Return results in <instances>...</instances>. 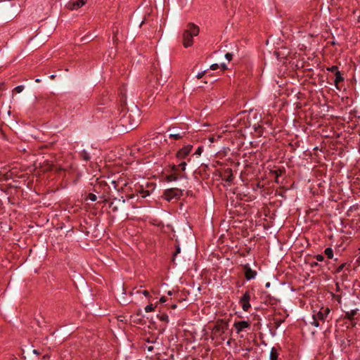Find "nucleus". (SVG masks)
Returning <instances> with one entry per match:
<instances>
[{"label":"nucleus","instance_id":"obj_29","mask_svg":"<svg viewBox=\"0 0 360 360\" xmlns=\"http://www.w3.org/2000/svg\"><path fill=\"white\" fill-rule=\"evenodd\" d=\"M94 155H96V158H95L96 165L97 166H98V161L99 160L100 162H101V161H102V157L100 155H101L100 150H98L97 151V154H94Z\"/></svg>","mask_w":360,"mask_h":360},{"label":"nucleus","instance_id":"obj_50","mask_svg":"<svg viewBox=\"0 0 360 360\" xmlns=\"http://www.w3.org/2000/svg\"><path fill=\"white\" fill-rule=\"evenodd\" d=\"M33 353L37 354V355H39L40 354L38 350H37V349H34L33 350Z\"/></svg>","mask_w":360,"mask_h":360},{"label":"nucleus","instance_id":"obj_31","mask_svg":"<svg viewBox=\"0 0 360 360\" xmlns=\"http://www.w3.org/2000/svg\"><path fill=\"white\" fill-rule=\"evenodd\" d=\"M326 70H327V71H328V72H335V73L337 71H339V70H338V66H336V65H333V66H331V67L327 68V69H326Z\"/></svg>","mask_w":360,"mask_h":360},{"label":"nucleus","instance_id":"obj_42","mask_svg":"<svg viewBox=\"0 0 360 360\" xmlns=\"http://www.w3.org/2000/svg\"><path fill=\"white\" fill-rule=\"evenodd\" d=\"M143 295L145 296V297H149L150 296V293L148 290H143L142 292Z\"/></svg>","mask_w":360,"mask_h":360},{"label":"nucleus","instance_id":"obj_22","mask_svg":"<svg viewBox=\"0 0 360 360\" xmlns=\"http://www.w3.org/2000/svg\"><path fill=\"white\" fill-rule=\"evenodd\" d=\"M278 352L275 347H272L270 352V360H277L278 359Z\"/></svg>","mask_w":360,"mask_h":360},{"label":"nucleus","instance_id":"obj_41","mask_svg":"<svg viewBox=\"0 0 360 360\" xmlns=\"http://www.w3.org/2000/svg\"><path fill=\"white\" fill-rule=\"evenodd\" d=\"M262 127L260 125H258L257 127H255V129L256 131H257L258 133H261L262 132Z\"/></svg>","mask_w":360,"mask_h":360},{"label":"nucleus","instance_id":"obj_7","mask_svg":"<svg viewBox=\"0 0 360 360\" xmlns=\"http://www.w3.org/2000/svg\"><path fill=\"white\" fill-rule=\"evenodd\" d=\"M183 195V191L177 188L166 189L163 193L164 198L170 202L172 200H179Z\"/></svg>","mask_w":360,"mask_h":360},{"label":"nucleus","instance_id":"obj_35","mask_svg":"<svg viewBox=\"0 0 360 360\" xmlns=\"http://www.w3.org/2000/svg\"><path fill=\"white\" fill-rule=\"evenodd\" d=\"M202 150H203L202 146H199L197 148V150H195L194 154L200 155L202 153Z\"/></svg>","mask_w":360,"mask_h":360},{"label":"nucleus","instance_id":"obj_63","mask_svg":"<svg viewBox=\"0 0 360 360\" xmlns=\"http://www.w3.org/2000/svg\"><path fill=\"white\" fill-rule=\"evenodd\" d=\"M91 214H94V212H93V209H92V208H91Z\"/></svg>","mask_w":360,"mask_h":360},{"label":"nucleus","instance_id":"obj_23","mask_svg":"<svg viewBox=\"0 0 360 360\" xmlns=\"http://www.w3.org/2000/svg\"><path fill=\"white\" fill-rule=\"evenodd\" d=\"M324 253L328 259H332L333 257V250L331 248H326Z\"/></svg>","mask_w":360,"mask_h":360},{"label":"nucleus","instance_id":"obj_13","mask_svg":"<svg viewBox=\"0 0 360 360\" xmlns=\"http://www.w3.org/2000/svg\"><path fill=\"white\" fill-rule=\"evenodd\" d=\"M250 323L247 321H240L235 322L233 324V327L236 330L237 333H240L245 328H250Z\"/></svg>","mask_w":360,"mask_h":360},{"label":"nucleus","instance_id":"obj_1","mask_svg":"<svg viewBox=\"0 0 360 360\" xmlns=\"http://www.w3.org/2000/svg\"><path fill=\"white\" fill-rule=\"evenodd\" d=\"M139 195H141V197L144 198L150 195V192L148 190H144L141 186H138L135 188L134 193L126 195V199L123 196L120 198L113 197L111 198L109 207L112 212H117L127 217L128 211L131 208L134 207V202L130 200H133Z\"/></svg>","mask_w":360,"mask_h":360},{"label":"nucleus","instance_id":"obj_34","mask_svg":"<svg viewBox=\"0 0 360 360\" xmlns=\"http://www.w3.org/2000/svg\"><path fill=\"white\" fill-rule=\"evenodd\" d=\"M24 89V86H22V85H20V86H18L15 88V91L17 92V93H20L23 91Z\"/></svg>","mask_w":360,"mask_h":360},{"label":"nucleus","instance_id":"obj_58","mask_svg":"<svg viewBox=\"0 0 360 360\" xmlns=\"http://www.w3.org/2000/svg\"><path fill=\"white\" fill-rule=\"evenodd\" d=\"M93 117H94L98 118V116L96 115V113H94V114L93 115Z\"/></svg>","mask_w":360,"mask_h":360},{"label":"nucleus","instance_id":"obj_37","mask_svg":"<svg viewBox=\"0 0 360 360\" xmlns=\"http://www.w3.org/2000/svg\"><path fill=\"white\" fill-rule=\"evenodd\" d=\"M225 58H226V60L230 61L233 58V54L231 53H227L225 54Z\"/></svg>","mask_w":360,"mask_h":360},{"label":"nucleus","instance_id":"obj_48","mask_svg":"<svg viewBox=\"0 0 360 360\" xmlns=\"http://www.w3.org/2000/svg\"><path fill=\"white\" fill-rule=\"evenodd\" d=\"M147 349H148V351L151 352V351L153 350V346H148L147 347Z\"/></svg>","mask_w":360,"mask_h":360},{"label":"nucleus","instance_id":"obj_3","mask_svg":"<svg viewBox=\"0 0 360 360\" xmlns=\"http://www.w3.org/2000/svg\"><path fill=\"white\" fill-rule=\"evenodd\" d=\"M109 190V186L104 181H99L98 178H96L92 188L91 202L97 201L98 203L109 202L111 200Z\"/></svg>","mask_w":360,"mask_h":360},{"label":"nucleus","instance_id":"obj_46","mask_svg":"<svg viewBox=\"0 0 360 360\" xmlns=\"http://www.w3.org/2000/svg\"><path fill=\"white\" fill-rule=\"evenodd\" d=\"M221 68L222 69V70H227V66L226 64L223 63L221 65Z\"/></svg>","mask_w":360,"mask_h":360},{"label":"nucleus","instance_id":"obj_62","mask_svg":"<svg viewBox=\"0 0 360 360\" xmlns=\"http://www.w3.org/2000/svg\"><path fill=\"white\" fill-rule=\"evenodd\" d=\"M3 86H4V84H1V85H0V90L1 89Z\"/></svg>","mask_w":360,"mask_h":360},{"label":"nucleus","instance_id":"obj_36","mask_svg":"<svg viewBox=\"0 0 360 360\" xmlns=\"http://www.w3.org/2000/svg\"><path fill=\"white\" fill-rule=\"evenodd\" d=\"M283 320H281V319H277V320H276V321H275V322H274V323H275V327H276V328H278L280 326V325L281 324V323H283Z\"/></svg>","mask_w":360,"mask_h":360},{"label":"nucleus","instance_id":"obj_33","mask_svg":"<svg viewBox=\"0 0 360 360\" xmlns=\"http://www.w3.org/2000/svg\"><path fill=\"white\" fill-rule=\"evenodd\" d=\"M154 309H155V307H153V305L152 304H150L147 305L145 307V311H146V312H150V311H154Z\"/></svg>","mask_w":360,"mask_h":360},{"label":"nucleus","instance_id":"obj_25","mask_svg":"<svg viewBox=\"0 0 360 360\" xmlns=\"http://www.w3.org/2000/svg\"><path fill=\"white\" fill-rule=\"evenodd\" d=\"M347 265V262L341 264L340 266H338L336 268V269H335V274H338V273H340V271H342L343 270V269H344ZM350 266V264H348V266Z\"/></svg>","mask_w":360,"mask_h":360},{"label":"nucleus","instance_id":"obj_53","mask_svg":"<svg viewBox=\"0 0 360 360\" xmlns=\"http://www.w3.org/2000/svg\"><path fill=\"white\" fill-rule=\"evenodd\" d=\"M231 339L229 340L227 342H226V345L230 346L231 345Z\"/></svg>","mask_w":360,"mask_h":360},{"label":"nucleus","instance_id":"obj_56","mask_svg":"<svg viewBox=\"0 0 360 360\" xmlns=\"http://www.w3.org/2000/svg\"><path fill=\"white\" fill-rule=\"evenodd\" d=\"M50 77H51V79H53L56 77V75H51L50 76Z\"/></svg>","mask_w":360,"mask_h":360},{"label":"nucleus","instance_id":"obj_45","mask_svg":"<svg viewBox=\"0 0 360 360\" xmlns=\"http://www.w3.org/2000/svg\"><path fill=\"white\" fill-rule=\"evenodd\" d=\"M209 141L211 142V143H213L214 141H215V138L214 136H210L209 138Z\"/></svg>","mask_w":360,"mask_h":360},{"label":"nucleus","instance_id":"obj_28","mask_svg":"<svg viewBox=\"0 0 360 360\" xmlns=\"http://www.w3.org/2000/svg\"><path fill=\"white\" fill-rule=\"evenodd\" d=\"M159 319L162 321H165V322H167V323L169 321V317H168L167 314H162L159 316Z\"/></svg>","mask_w":360,"mask_h":360},{"label":"nucleus","instance_id":"obj_38","mask_svg":"<svg viewBox=\"0 0 360 360\" xmlns=\"http://www.w3.org/2000/svg\"><path fill=\"white\" fill-rule=\"evenodd\" d=\"M315 258H316V260H317V261H319V262H322V261H323V259H324V257H323V256L322 255H316L315 256Z\"/></svg>","mask_w":360,"mask_h":360},{"label":"nucleus","instance_id":"obj_30","mask_svg":"<svg viewBox=\"0 0 360 360\" xmlns=\"http://www.w3.org/2000/svg\"><path fill=\"white\" fill-rule=\"evenodd\" d=\"M183 137L182 135L179 134H169V138L174 139L175 140H179Z\"/></svg>","mask_w":360,"mask_h":360},{"label":"nucleus","instance_id":"obj_64","mask_svg":"<svg viewBox=\"0 0 360 360\" xmlns=\"http://www.w3.org/2000/svg\"><path fill=\"white\" fill-rule=\"evenodd\" d=\"M208 82H209V81H207V80H205V84H207V83H208Z\"/></svg>","mask_w":360,"mask_h":360},{"label":"nucleus","instance_id":"obj_20","mask_svg":"<svg viewBox=\"0 0 360 360\" xmlns=\"http://www.w3.org/2000/svg\"><path fill=\"white\" fill-rule=\"evenodd\" d=\"M108 94H104L103 93L102 94V97H101V101H97V105H106L108 102Z\"/></svg>","mask_w":360,"mask_h":360},{"label":"nucleus","instance_id":"obj_52","mask_svg":"<svg viewBox=\"0 0 360 360\" xmlns=\"http://www.w3.org/2000/svg\"><path fill=\"white\" fill-rule=\"evenodd\" d=\"M82 231L85 232L86 235H87V234H88V233H89V231L86 230V227H84V228L82 229Z\"/></svg>","mask_w":360,"mask_h":360},{"label":"nucleus","instance_id":"obj_44","mask_svg":"<svg viewBox=\"0 0 360 360\" xmlns=\"http://www.w3.org/2000/svg\"><path fill=\"white\" fill-rule=\"evenodd\" d=\"M318 265H319V264L316 262H311L310 264L311 267H314V266H316Z\"/></svg>","mask_w":360,"mask_h":360},{"label":"nucleus","instance_id":"obj_32","mask_svg":"<svg viewBox=\"0 0 360 360\" xmlns=\"http://www.w3.org/2000/svg\"><path fill=\"white\" fill-rule=\"evenodd\" d=\"M313 322L311 323L313 326H314L315 327H319V321H320L319 319H316V316H315L314 314H313Z\"/></svg>","mask_w":360,"mask_h":360},{"label":"nucleus","instance_id":"obj_40","mask_svg":"<svg viewBox=\"0 0 360 360\" xmlns=\"http://www.w3.org/2000/svg\"><path fill=\"white\" fill-rule=\"evenodd\" d=\"M219 68V65L217 63H214L212 65H210V69L212 70H217V68Z\"/></svg>","mask_w":360,"mask_h":360},{"label":"nucleus","instance_id":"obj_57","mask_svg":"<svg viewBox=\"0 0 360 360\" xmlns=\"http://www.w3.org/2000/svg\"><path fill=\"white\" fill-rule=\"evenodd\" d=\"M176 307V304H172V305L171 306V308H172V309H175Z\"/></svg>","mask_w":360,"mask_h":360},{"label":"nucleus","instance_id":"obj_9","mask_svg":"<svg viewBox=\"0 0 360 360\" xmlns=\"http://www.w3.org/2000/svg\"><path fill=\"white\" fill-rule=\"evenodd\" d=\"M250 294L248 291H246L242 297L240 299V303L242 305V309L245 311H248L249 309L250 308Z\"/></svg>","mask_w":360,"mask_h":360},{"label":"nucleus","instance_id":"obj_16","mask_svg":"<svg viewBox=\"0 0 360 360\" xmlns=\"http://www.w3.org/2000/svg\"><path fill=\"white\" fill-rule=\"evenodd\" d=\"M91 282L95 281L99 284V285L94 287L96 294H98L101 292V290H102V288H103V280L99 277H96L92 275H91ZM93 285V283H91V285Z\"/></svg>","mask_w":360,"mask_h":360},{"label":"nucleus","instance_id":"obj_19","mask_svg":"<svg viewBox=\"0 0 360 360\" xmlns=\"http://www.w3.org/2000/svg\"><path fill=\"white\" fill-rule=\"evenodd\" d=\"M285 172V169L283 167L270 171V173L274 174L276 179H278V177L282 176Z\"/></svg>","mask_w":360,"mask_h":360},{"label":"nucleus","instance_id":"obj_61","mask_svg":"<svg viewBox=\"0 0 360 360\" xmlns=\"http://www.w3.org/2000/svg\"><path fill=\"white\" fill-rule=\"evenodd\" d=\"M167 294H168L169 295H172V292H171V291H169V292H167Z\"/></svg>","mask_w":360,"mask_h":360},{"label":"nucleus","instance_id":"obj_11","mask_svg":"<svg viewBox=\"0 0 360 360\" xmlns=\"http://www.w3.org/2000/svg\"><path fill=\"white\" fill-rule=\"evenodd\" d=\"M243 269L244 271L245 278L248 281L255 278L257 276V271L252 270L248 264L243 265Z\"/></svg>","mask_w":360,"mask_h":360},{"label":"nucleus","instance_id":"obj_8","mask_svg":"<svg viewBox=\"0 0 360 360\" xmlns=\"http://www.w3.org/2000/svg\"><path fill=\"white\" fill-rule=\"evenodd\" d=\"M192 148L193 146L190 144L184 146L176 152V158L178 160H184L190 154Z\"/></svg>","mask_w":360,"mask_h":360},{"label":"nucleus","instance_id":"obj_18","mask_svg":"<svg viewBox=\"0 0 360 360\" xmlns=\"http://www.w3.org/2000/svg\"><path fill=\"white\" fill-rule=\"evenodd\" d=\"M357 311H358V309H352L349 311L345 312L344 319H348V320L352 321L354 319V316L357 314Z\"/></svg>","mask_w":360,"mask_h":360},{"label":"nucleus","instance_id":"obj_49","mask_svg":"<svg viewBox=\"0 0 360 360\" xmlns=\"http://www.w3.org/2000/svg\"><path fill=\"white\" fill-rule=\"evenodd\" d=\"M166 68L167 69V72H170V64L169 63H168L167 65Z\"/></svg>","mask_w":360,"mask_h":360},{"label":"nucleus","instance_id":"obj_27","mask_svg":"<svg viewBox=\"0 0 360 360\" xmlns=\"http://www.w3.org/2000/svg\"><path fill=\"white\" fill-rule=\"evenodd\" d=\"M172 173H179V166L177 165L172 164L170 165Z\"/></svg>","mask_w":360,"mask_h":360},{"label":"nucleus","instance_id":"obj_6","mask_svg":"<svg viewBox=\"0 0 360 360\" xmlns=\"http://www.w3.org/2000/svg\"><path fill=\"white\" fill-rule=\"evenodd\" d=\"M200 32L198 26L192 22L187 25V28L183 32V45L185 48L190 47L193 43V37L198 36Z\"/></svg>","mask_w":360,"mask_h":360},{"label":"nucleus","instance_id":"obj_59","mask_svg":"<svg viewBox=\"0 0 360 360\" xmlns=\"http://www.w3.org/2000/svg\"><path fill=\"white\" fill-rule=\"evenodd\" d=\"M35 82H41V79H35Z\"/></svg>","mask_w":360,"mask_h":360},{"label":"nucleus","instance_id":"obj_24","mask_svg":"<svg viewBox=\"0 0 360 360\" xmlns=\"http://www.w3.org/2000/svg\"><path fill=\"white\" fill-rule=\"evenodd\" d=\"M181 252V248H180V245L179 244H177L175 245V251L173 253V256H172V262L174 263V261H175V257H176V255L178 254H179Z\"/></svg>","mask_w":360,"mask_h":360},{"label":"nucleus","instance_id":"obj_21","mask_svg":"<svg viewBox=\"0 0 360 360\" xmlns=\"http://www.w3.org/2000/svg\"><path fill=\"white\" fill-rule=\"evenodd\" d=\"M98 224H96L95 231H96L97 233L94 236V238H96L97 240H98V238H101V236H103V227H101V229H98Z\"/></svg>","mask_w":360,"mask_h":360},{"label":"nucleus","instance_id":"obj_4","mask_svg":"<svg viewBox=\"0 0 360 360\" xmlns=\"http://www.w3.org/2000/svg\"><path fill=\"white\" fill-rule=\"evenodd\" d=\"M148 79V85L147 90L149 91L148 98L153 97L155 95L158 94L161 86H162V75L158 77V70L156 68L150 72V74L147 77Z\"/></svg>","mask_w":360,"mask_h":360},{"label":"nucleus","instance_id":"obj_15","mask_svg":"<svg viewBox=\"0 0 360 360\" xmlns=\"http://www.w3.org/2000/svg\"><path fill=\"white\" fill-rule=\"evenodd\" d=\"M186 175L180 173H171L165 176V180L168 182L176 181L180 178H184Z\"/></svg>","mask_w":360,"mask_h":360},{"label":"nucleus","instance_id":"obj_10","mask_svg":"<svg viewBox=\"0 0 360 360\" xmlns=\"http://www.w3.org/2000/svg\"><path fill=\"white\" fill-rule=\"evenodd\" d=\"M87 0H75L69 1L66 4V8L70 11L76 10L86 4Z\"/></svg>","mask_w":360,"mask_h":360},{"label":"nucleus","instance_id":"obj_2","mask_svg":"<svg viewBox=\"0 0 360 360\" xmlns=\"http://www.w3.org/2000/svg\"><path fill=\"white\" fill-rule=\"evenodd\" d=\"M120 103L122 105L121 117L119 120L120 125L124 131H129L137 127L141 121V111L137 105H132L130 109L124 110L123 105H126V97L122 95L120 98Z\"/></svg>","mask_w":360,"mask_h":360},{"label":"nucleus","instance_id":"obj_60","mask_svg":"<svg viewBox=\"0 0 360 360\" xmlns=\"http://www.w3.org/2000/svg\"><path fill=\"white\" fill-rule=\"evenodd\" d=\"M275 182L277 184L278 183V179H276V177H275Z\"/></svg>","mask_w":360,"mask_h":360},{"label":"nucleus","instance_id":"obj_51","mask_svg":"<svg viewBox=\"0 0 360 360\" xmlns=\"http://www.w3.org/2000/svg\"><path fill=\"white\" fill-rule=\"evenodd\" d=\"M103 108H96L95 111H96V113H98Z\"/></svg>","mask_w":360,"mask_h":360},{"label":"nucleus","instance_id":"obj_55","mask_svg":"<svg viewBox=\"0 0 360 360\" xmlns=\"http://www.w3.org/2000/svg\"><path fill=\"white\" fill-rule=\"evenodd\" d=\"M49 356L48 354H46L43 356V359H49Z\"/></svg>","mask_w":360,"mask_h":360},{"label":"nucleus","instance_id":"obj_47","mask_svg":"<svg viewBox=\"0 0 360 360\" xmlns=\"http://www.w3.org/2000/svg\"><path fill=\"white\" fill-rule=\"evenodd\" d=\"M83 158L84 160H87L89 159L88 155L86 153H84Z\"/></svg>","mask_w":360,"mask_h":360},{"label":"nucleus","instance_id":"obj_54","mask_svg":"<svg viewBox=\"0 0 360 360\" xmlns=\"http://www.w3.org/2000/svg\"><path fill=\"white\" fill-rule=\"evenodd\" d=\"M270 285H271V283H270L269 282H267V283H266V285H265V286H266V288H269V287H270Z\"/></svg>","mask_w":360,"mask_h":360},{"label":"nucleus","instance_id":"obj_14","mask_svg":"<svg viewBox=\"0 0 360 360\" xmlns=\"http://www.w3.org/2000/svg\"><path fill=\"white\" fill-rule=\"evenodd\" d=\"M329 313L330 309L327 307L326 309L322 308L320 311L317 312L314 315L315 316H316V319H319L320 321H324Z\"/></svg>","mask_w":360,"mask_h":360},{"label":"nucleus","instance_id":"obj_39","mask_svg":"<svg viewBox=\"0 0 360 360\" xmlns=\"http://www.w3.org/2000/svg\"><path fill=\"white\" fill-rule=\"evenodd\" d=\"M205 72L206 71H202L201 72H199L197 75H196V77L198 79H201L203 77V76L205 75Z\"/></svg>","mask_w":360,"mask_h":360},{"label":"nucleus","instance_id":"obj_26","mask_svg":"<svg viewBox=\"0 0 360 360\" xmlns=\"http://www.w3.org/2000/svg\"><path fill=\"white\" fill-rule=\"evenodd\" d=\"M186 162L183 160L177 165L179 166V170L184 172L186 169Z\"/></svg>","mask_w":360,"mask_h":360},{"label":"nucleus","instance_id":"obj_12","mask_svg":"<svg viewBox=\"0 0 360 360\" xmlns=\"http://www.w3.org/2000/svg\"><path fill=\"white\" fill-rule=\"evenodd\" d=\"M220 176L221 179L226 182H231L233 180V174L231 168L225 169L221 172Z\"/></svg>","mask_w":360,"mask_h":360},{"label":"nucleus","instance_id":"obj_5","mask_svg":"<svg viewBox=\"0 0 360 360\" xmlns=\"http://www.w3.org/2000/svg\"><path fill=\"white\" fill-rule=\"evenodd\" d=\"M229 330V323L223 319L218 320L212 329L211 338L212 340H217L222 342L227 338V330Z\"/></svg>","mask_w":360,"mask_h":360},{"label":"nucleus","instance_id":"obj_43","mask_svg":"<svg viewBox=\"0 0 360 360\" xmlns=\"http://www.w3.org/2000/svg\"><path fill=\"white\" fill-rule=\"evenodd\" d=\"M166 301H167V299H166V297H164V296L161 297H160V302H162V303H164V302H165Z\"/></svg>","mask_w":360,"mask_h":360},{"label":"nucleus","instance_id":"obj_17","mask_svg":"<svg viewBox=\"0 0 360 360\" xmlns=\"http://www.w3.org/2000/svg\"><path fill=\"white\" fill-rule=\"evenodd\" d=\"M335 78L334 80L335 86L337 89L340 90V88L339 87V83L344 81V77H342L341 72L340 71H337L335 72Z\"/></svg>","mask_w":360,"mask_h":360}]
</instances>
